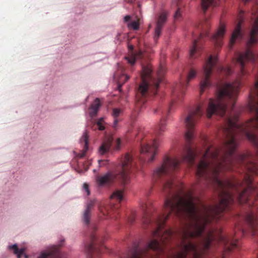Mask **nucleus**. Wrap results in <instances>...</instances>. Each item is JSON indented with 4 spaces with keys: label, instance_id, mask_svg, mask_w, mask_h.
I'll return each mask as SVG.
<instances>
[{
    "label": "nucleus",
    "instance_id": "14",
    "mask_svg": "<svg viewBox=\"0 0 258 258\" xmlns=\"http://www.w3.org/2000/svg\"><path fill=\"white\" fill-rule=\"evenodd\" d=\"M112 141L113 139L111 137L106 138L105 139L104 141L99 149V153L100 154L103 155L109 150Z\"/></svg>",
    "mask_w": 258,
    "mask_h": 258
},
{
    "label": "nucleus",
    "instance_id": "13",
    "mask_svg": "<svg viewBox=\"0 0 258 258\" xmlns=\"http://www.w3.org/2000/svg\"><path fill=\"white\" fill-rule=\"evenodd\" d=\"M88 138H89V135H88V132L87 130H85L83 134V135L82 137L81 138L80 140V142L82 143H84V146L83 150L81 153L79 154L78 156L80 158L83 157L85 154L86 151L88 149Z\"/></svg>",
    "mask_w": 258,
    "mask_h": 258
},
{
    "label": "nucleus",
    "instance_id": "5",
    "mask_svg": "<svg viewBox=\"0 0 258 258\" xmlns=\"http://www.w3.org/2000/svg\"><path fill=\"white\" fill-rule=\"evenodd\" d=\"M203 113V106L199 105L195 109L191 110L185 118L184 123L186 128L185 138L187 142H189L193 139L195 124Z\"/></svg>",
    "mask_w": 258,
    "mask_h": 258
},
{
    "label": "nucleus",
    "instance_id": "26",
    "mask_svg": "<svg viewBox=\"0 0 258 258\" xmlns=\"http://www.w3.org/2000/svg\"><path fill=\"white\" fill-rule=\"evenodd\" d=\"M197 72L193 69H190L187 77L186 85H188L189 82L195 77Z\"/></svg>",
    "mask_w": 258,
    "mask_h": 258
},
{
    "label": "nucleus",
    "instance_id": "25",
    "mask_svg": "<svg viewBox=\"0 0 258 258\" xmlns=\"http://www.w3.org/2000/svg\"><path fill=\"white\" fill-rule=\"evenodd\" d=\"M162 28L156 26L154 33L153 35V39L154 41L156 43L161 34V30Z\"/></svg>",
    "mask_w": 258,
    "mask_h": 258
},
{
    "label": "nucleus",
    "instance_id": "36",
    "mask_svg": "<svg viewBox=\"0 0 258 258\" xmlns=\"http://www.w3.org/2000/svg\"><path fill=\"white\" fill-rule=\"evenodd\" d=\"M104 120V117L99 118L96 122V124L103 123Z\"/></svg>",
    "mask_w": 258,
    "mask_h": 258
},
{
    "label": "nucleus",
    "instance_id": "1",
    "mask_svg": "<svg viewBox=\"0 0 258 258\" xmlns=\"http://www.w3.org/2000/svg\"><path fill=\"white\" fill-rule=\"evenodd\" d=\"M240 84V82L237 81L232 83L225 84L220 88L216 99H211L209 101L207 109V117L210 118L214 114L223 116L228 105H231V109L233 110Z\"/></svg>",
    "mask_w": 258,
    "mask_h": 258
},
{
    "label": "nucleus",
    "instance_id": "29",
    "mask_svg": "<svg viewBox=\"0 0 258 258\" xmlns=\"http://www.w3.org/2000/svg\"><path fill=\"white\" fill-rule=\"evenodd\" d=\"M122 112V110L119 108H113L112 111V115L114 118H117L120 113Z\"/></svg>",
    "mask_w": 258,
    "mask_h": 258
},
{
    "label": "nucleus",
    "instance_id": "11",
    "mask_svg": "<svg viewBox=\"0 0 258 258\" xmlns=\"http://www.w3.org/2000/svg\"><path fill=\"white\" fill-rule=\"evenodd\" d=\"M225 25L220 23L216 33L212 36V40L217 46L221 45V40L225 33Z\"/></svg>",
    "mask_w": 258,
    "mask_h": 258
},
{
    "label": "nucleus",
    "instance_id": "23",
    "mask_svg": "<svg viewBox=\"0 0 258 258\" xmlns=\"http://www.w3.org/2000/svg\"><path fill=\"white\" fill-rule=\"evenodd\" d=\"M96 239V237L94 235H92L91 237V240L92 241L91 242L88 243L87 245L85 246L86 249L89 253H91L95 249V247L94 245L93 241Z\"/></svg>",
    "mask_w": 258,
    "mask_h": 258
},
{
    "label": "nucleus",
    "instance_id": "28",
    "mask_svg": "<svg viewBox=\"0 0 258 258\" xmlns=\"http://www.w3.org/2000/svg\"><path fill=\"white\" fill-rule=\"evenodd\" d=\"M127 27L129 28H132L134 30H137L139 29V25L138 22L136 21H133L131 23H129L127 24Z\"/></svg>",
    "mask_w": 258,
    "mask_h": 258
},
{
    "label": "nucleus",
    "instance_id": "35",
    "mask_svg": "<svg viewBox=\"0 0 258 258\" xmlns=\"http://www.w3.org/2000/svg\"><path fill=\"white\" fill-rule=\"evenodd\" d=\"M221 71H223L226 72L227 74H230L231 73V70L229 68H224L223 67L221 68Z\"/></svg>",
    "mask_w": 258,
    "mask_h": 258
},
{
    "label": "nucleus",
    "instance_id": "19",
    "mask_svg": "<svg viewBox=\"0 0 258 258\" xmlns=\"http://www.w3.org/2000/svg\"><path fill=\"white\" fill-rule=\"evenodd\" d=\"M166 130V121L163 119H161L159 124L157 126L155 131V134L156 136H159L162 135V134Z\"/></svg>",
    "mask_w": 258,
    "mask_h": 258
},
{
    "label": "nucleus",
    "instance_id": "38",
    "mask_svg": "<svg viewBox=\"0 0 258 258\" xmlns=\"http://www.w3.org/2000/svg\"><path fill=\"white\" fill-rule=\"evenodd\" d=\"M131 19V16L129 15H126L124 17V22H126L128 21Z\"/></svg>",
    "mask_w": 258,
    "mask_h": 258
},
{
    "label": "nucleus",
    "instance_id": "21",
    "mask_svg": "<svg viewBox=\"0 0 258 258\" xmlns=\"http://www.w3.org/2000/svg\"><path fill=\"white\" fill-rule=\"evenodd\" d=\"M167 13L165 12L162 13L159 17V18L157 21V26L163 28V26L167 20Z\"/></svg>",
    "mask_w": 258,
    "mask_h": 258
},
{
    "label": "nucleus",
    "instance_id": "8",
    "mask_svg": "<svg viewBox=\"0 0 258 258\" xmlns=\"http://www.w3.org/2000/svg\"><path fill=\"white\" fill-rule=\"evenodd\" d=\"M159 144V141L155 139L153 141L152 144L145 143L142 145L141 153L151 155V157L149 159V162L153 161Z\"/></svg>",
    "mask_w": 258,
    "mask_h": 258
},
{
    "label": "nucleus",
    "instance_id": "4",
    "mask_svg": "<svg viewBox=\"0 0 258 258\" xmlns=\"http://www.w3.org/2000/svg\"><path fill=\"white\" fill-rule=\"evenodd\" d=\"M152 70L149 67H143L142 68V83L139 87L138 91L142 96H145L148 90H151L154 93L156 94L160 83L162 81L161 71L158 72V78L153 79L149 86L147 82V78L150 76Z\"/></svg>",
    "mask_w": 258,
    "mask_h": 258
},
{
    "label": "nucleus",
    "instance_id": "39",
    "mask_svg": "<svg viewBox=\"0 0 258 258\" xmlns=\"http://www.w3.org/2000/svg\"><path fill=\"white\" fill-rule=\"evenodd\" d=\"M128 48L131 50H133V48H134V46L133 45H130L128 46Z\"/></svg>",
    "mask_w": 258,
    "mask_h": 258
},
{
    "label": "nucleus",
    "instance_id": "6",
    "mask_svg": "<svg viewBox=\"0 0 258 258\" xmlns=\"http://www.w3.org/2000/svg\"><path fill=\"white\" fill-rule=\"evenodd\" d=\"M179 164V161L175 158H165L162 165L157 168L153 172L155 177L168 174L176 169Z\"/></svg>",
    "mask_w": 258,
    "mask_h": 258
},
{
    "label": "nucleus",
    "instance_id": "37",
    "mask_svg": "<svg viewBox=\"0 0 258 258\" xmlns=\"http://www.w3.org/2000/svg\"><path fill=\"white\" fill-rule=\"evenodd\" d=\"M117 123H118V120H117V119L116 118H114V121H113V127L114 128H116Z\"/></svg>",
    "mask_w": 258,
    "mask_h": 258
},
{
    "label": "nucleus",
    "instance_id": "27",
    "mask_svg": "<svg viewBox=\"0 0 258 258\" xmlns=\"http://www.w3.org/2000/svg\"><path fill=\"white\" fill-rule=\"evenodd\" d=\"M197 41H198L197 40H194V41L193 42L192 46L190 49V50H189V55H190V57H192V56L194 55V53L197 51Z\"/></svg>",
    "mask_w": 258,
    "mask_h": 258
},
{
    "label": "nucleus",
    "instance_id": "2",
    "mask_svg": "<svg viewBox=\"0 0 258 258\" xmlns=\"http://www.w3.org/2000/svg\"><path fill=\"white\" fill-rule=\"evenodd\" d=\"M134 165L133 158L127 153L121 159L114 172L108 171L96 177V182L99 186L109 185L116 179L125 183L128 180V173Z\"/></svg>",
    "mask_w": 258,
    "mask_h": 258
},
{
    "label": "nucleus",
    "instance_id": "15",
    "mask_svg": "<svg viewBox=\"0 0 258 258\" xmlns=\"http://www.w3.org/2000/svg\"><path fill=\"white\" fill-rule=\"evenodd\" d=\"M94 204V201H90L87 204V207L84 211L83 217V221L86 225H88L89 224L90 212L91 209L93 208Z\"/></svg>",
    "mask_w": 258,
    "mask_h": 258
},
{
    "label": "nucleus",
    "instance_id": "20",
    "mask_svg": "<svg viewBox=\"0 0 258 258\" xmlns=\"http://www.w3.org/2000/svg\"><path fill=\"white\" fill-rule=\"evenodd\" d=\"M142 54V52L141 51H139L136 53L132 54L130 56L125 57V58L127 60L130 64L133 65L135 63L136 60L140 58Z\"/></svg>",
    "mask_w": 258,
    "mask_h": 258
},
{
    "label": "nucleus",
    "instance_id": "30",
    "mask_svg": "<svg viewBox=\"0 0 258 258\" xmlns=\"http://www.w3.org/2000/svg\"><path fill=\"white\" fill-rule=\"evenodd\" d=\"M181 17V12L179 8H178L175 12L173 18L174 20H179Z\"/></svg>",
    "mask_w": 258,
    "mask_h": 258
},
{
    "label": "nucleus",
    "instance_id": "9",
    "mask_svg": "<svg viewBox=\"0 0 258 258\" xmlns=\"http://www.w3.org/2000/svg\"><path fill=\"white\" fill-rule=\"evenodd\" d=\"M37 258H64L57 247L52 246L46 251L42 252Z\"/></svg>",
    "mask_w": 258,
    "mask_h": 258
},
{
    "label": "nucleus",
    "instance_id": "16",
    "mask_svg": "<svg viewBox=\"0 0 258 258\" xmlns=\"http://www.w3.org/2000/svg\"><path fill=\"white\" fill-rule=\"evenodd\" d=\"M101 103L100 99L98 98H96L89 108V109L90 110L89 115L91 117H93L97 115Z\"/></svg>",
    "mask_w": 258,
    "mask_h": 258
},
{
    "label": "nucleus",
    "instance_id": "24",
    "mask_svg": "<svg viewBox=\"0 0 258 258\" xmlns=\"http://www.w3.org/2000/svg\"><path fill=\"white\" fill-rule=\"evenodd\" d=\"M111 199H115L119 202L121 201L123 198L122 191L120 190H115L111 196Z\"/></svg>",
    "mask_w": 258,
    "mask_h": 258
},
{
    "label": "nucleus",
    "instance_id": "41",
    "mask_svg": "<svg viewBox=\"0 0 258 258\" xmlns=\"http://www.w3.org/2000/svg\"><path fill=\"white\" fill-rule=\"evenodd\" d=\"M126 80H128L129 79V78L127 76H126Z\"/></svg>",
    "mask_w": 258,
    "mask_h": 258
},
{
    "label": "nucleus",
    "instance_id": "3",
    "mask_svg": "<svg viewBox=\"0 0 258 258\" xmlns=\"http://www.w3.org/2000/svg\"><path fill=\"white\" fill-rule=\"evenodd\" d=\"M251 15L253 16L251 23V29L249 34V39L246 42V50L243 53H240L236 57L237 62L240 66V71L242 75L244 74V67L246 61H254L255 57L250 49L251 46L257 42L258 34V7L256 6L252 8Z\"/></svg>",
    "mask_w": 258,
    "mask_h": 258
},
{
    "label": "nucleus",
    "instance_id": "17",
    "mask_svg": "<svg viewBox=\"0 0 258 258\" xmlns=\"http://www.w3.org/2000/svg\"><path fill=\"white\" fill-rule=\"evenodd\" d=\"M195 158V153L189 147H188L186 149V155L183 157V160L187 162L189 164H192Z\"/></svg>",
    "mask_w": 258,
    "mask_h": 258
},
{
    "label": "nucleus",
    "instance_id": "22",
    "mask_svg": "<svg viewBox=\"0 0 258 258\" xmlns=\"http://www.w3.org/2000/svg\"><path fill=\"white\" fill-rule=\"evenodd\" d=\"M214 5V0H201V6L202 10L205 13L211 5Z\"/></svg>",
    "mask_w": 258,
    "mask_h": 258
},
{
    "label": "nucleus",
    "instance_id": "31",
    "mask_svg": "<svg viewBox=\"0 0 258 258\" xmlns=\"http://www.w3.org/2000/svg\"><path fill=\"white\" fill-rule=\"evenodd\" d=\"M83 189L86 193L87 196L90 195V192L89 188V185L87 183H84L83 185Z\"/></svg>",
    "mask_w": 258,
    "mask_h": 258
},
{
    "label": "nucleus",
    "instance_id": "33",
    "mask_svg": "<svg viewBox=\"0 0 258 258\" xmlns=\"http://www.w3.org/2000/svg\"><path fill=\"white\" fill-rule=\"evenodd\" d=\"M98 126V128L100 131H103L105 129V126L103 125V123H99V124H96Z\"/></svg>",
    "mask_w": 258,
    "mask_h": 258
},
{
    "label": "nucleus",
    "instance_id": "42",
    "mask_svg": "<svg viewBox=\"0 0 258 258\" xmlns=\"http://www.w3.org/2000/svg\"><path fill=\"white\" fill-rule=\"evenodd\" d=\"M244 232H245V231H244V230H242V233H244Z\"/></svg>",
    "mask_w": 258,
    "mask_h": 258
},
{
    "label": "nucleus",
    "instance_id": "12",
    "mask_svg": "<svg viewBox=\"0 0 258 258\" xmlns=\"http://www.w3.org/2000/svg\"><path fill=\"white\" fill-rule=\"evenodd\" d=\"M242 21V20H241L239 22L232 34L229 43L231 48L236 40H241L242 38V34L241 31V25Z\"/></svg>",
    "mask_w": 258,
    "mask_h": 258
},
{
    "label": "nucleus",
    "instance_id": "34",
    "mask_svg": "<svg viewBox=\"0 0 258 258\" xmlns=\"http://www.w3.org/2000/svg\"><path fill=\"white\" fill-rule=\"evenodd\" d=\"M116 149H119L120 148V140L119 138H117L116 141Z\"/></svg>",
    "mask_w": 258,
    "mask_h": 258
},
{
    "label": "nucleus",
    "instance_id": "7",
    "mask_svg": "<svg viewBox=\"0 0 258 258\" xmlns=\"http://www.w3.org/2000/svg\"><path fill=\"white\" fill-rule=\"evenodd\" d=\"M217 60L216 56L211 55L208 60L206 64L204 67V78L202 80L200 85V91L202 93L205 89L210 85L209 81V77L211 74L213 67L215 66Z\"/></svg>",
    "mask_w": 258,
    "mask_h": 258
},
{
    "label": "nucleus",
    "instance_id": "18",
    "mask_svg": "<svg viewBox=\"0 0 258 258\" xmlns=\"http://www.w3.org/2000/svg\"><path fill=\"white\" fill-rule=\"evenodd\" d=\"M9 248H13L14 249V253L17 255V258H21L22 255H24L25 258H28V256L24 253L25 250L24 248L18 249L17 245L16 244H14L12 245L9 246Z\"/></svg>",
    "mask_w": 258,
    "mask_h": 258
},
{
    "label": "nucleus",
    "instance_id": "32",
    "mask_svg": "<svg viewBox=\"0 0 258 258\" xmlns=\"http://www.w3.org/2000/svg\"><path fill=\"white\" fill-rule=\"evenodd\" d=\"M209 35V31L207 28H204L202 33L200 35V37H202L203 36H207Z\"/></svg>",
    "mask_w": 258,
    "mask_h": 258
},
{
    "label": "nucleus",
    "instance_id": "40",
    "mask_svg": "<svg viewBox=\"0 0 258 258\" xmlns=\"http://www.w3.org/2000/svg\"><path fill=\"white\" fill-rule=\"evenodd\" d=\"M98 163H99V166H101V163H101V162H103V161H102V160H98Z\"/></svg>",
    "mask_w": 258,
    "mask_h": 258
},
{
    "label": "nucleus",
    "instance_id": "10",
    "mask_svg": "<svg viewBox=\"0 0 258 258\" xmlns=\"http://www.w3.org/2000/svg\"><path fill=\"white\" fill-rule=\"evenodd\" d=\"M245 219L250 230H251V234L254 235V230L255 227L258 225V218L257 216L255 215V213L253 211H252L248 213L246 215Z\"/></svg>",
    "mask_w": 258,
    "mask_h": 258
}]
</instances>
